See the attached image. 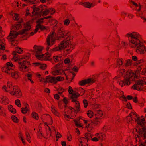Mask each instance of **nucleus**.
<instances>
[{"instance_id": "obj_1", "label": "nucleus", "mask_w": 146, "mask_h": 146, "mask_svg": "<svg viewBox=\"0 0 146 146\" xmlns=\"http://www.w3.org/2000/svg\"><path fill=\"white\" fill-rule=\"evenodd\" d=\"M129 38V46L132 48L136 47V52L140 54L146 53V47L139 40L140 35L137 33L133 32L127 34Z\"/></svg>"}, {"instance_id": "obj_2", "label": "nucleus", "mask_w": 146, "mask_h": 146, "mask_svg": "<svg viewBox=\"0 0 146 146\" xmlns=\"http://www.w3.org/2000/svg\"><path fill=\"white\" fill-rule=\"evenodd\" d=\"M126 75L124 76V81L121 80L119 77L115 76L114 78V80H117V83L121 87L125 85L130 84V82L135 80V78L136 77V75L133 73L132 71L130 70L126 72Z\"/></svg>"}, {"instance_id": "obj_3", "label": "nucleus", "mask_w": 146, "mask_h": 146, "mask_svg": "<svg viewBox=\"0 0 146 146\" xmlns=\"http://www.w3.org/2000/svg\"><path fill=\"white\" fill-rule=\"evenodd\" d=\"M24 29L20 31L19 33L15 31H11L9 35L8 36L9 40L11 41V44L14 46H17V44L16 43L15 41L13 40V39L16 38L19 34L22 35L25 33H27V32L31 28V26L28 23H27L24 24Z\"/></svg>"}, {"instance_id": "obj_4", "label": "nucleus", "mask_w": 146, "mask_h": 146, "mask_svg": "<svg viewBox=\"0 0 146 146\" xmlns=\"http://www.w3.org/2000/svg\"><path fill=\"white\" fill-rule=\"evenodd\" d=\"M72 39V36L66 37L64 38L63 40L61 42L60 44L58 46L53 48V50L54 51H60L64 49L70 44Z\"/></svg>"}, {"instance_id": "obj_5", "label": "nucleus", "mask_w": 146, "mask_h": 146, "mask_svg": "<svg viewBox=\"0 0 146 146\" xmlns=\"http://www.w3.org/2000/svg\"><path fill=\"white\" fill-rule=\"evenodd\" d=\"M30 64V62L27 60L23 59L19 62V70L21 71H27L28 70V65Z\"/></svg>"}, {"instance_id": "obj_6", "label": "nucleus", "mask_w": 146, "mask_h": 146, "mask_svg": "<svg viewBox=\"0 0 146 146\" xmlns=\"http://www.w3.org/2000/svg\"><path fill=\"white\" fill-rule=\"evenodd\" d=\"M55 34V33L54 32L51 33L48 35L47 39L46 42L48 46L46 47V50H48L49 49V46H51L54 44V42L55 40L54 35Z\"/></svg>"}, {"instance_id": "obj_7", "label": "nucleus", "mask_w": 146, "mask_h": 146, "mask_svg": "<svg viewBox=\"0 0 146 146\" xmlns=\"http://www.w3.org/2000/svg\"><path fill=\"white\" fill-rule=\"evenodd\" d=\"M6 66L2 68L3 72L10 74L11 72L13 71L14 66L11 62H7L6 64Z\"/></svg>"}, {"instance_id": "obj_8", "label": "nucleus", "mask_w": 146, "mask_h": 146, "mask_svg": "<svg viewBox=\"0 0 146 146\" xmlns=\"http://www.w3.org/2000/svg\"><path fill=\"white\" fill-rule=\"evenodd\" d=\"M13 54L15 56L12 59V60L14 61H16L19 60L18 62H21L23 59L25 60H28L29 58L30 55V54L28 53L26 55H24L22 57L20 58V57L18 56L17 54L15 52H13Z\"/></svg>"}, {"instance_id": "obj_9", "label": "nucleus", "mask_w": 146, "mask_h": 146, "mask_svg": "<svg viewBox=\"0 0 146 146\" xmlns=\"http://www.w3.org/2000/svg\"><path fill=\"white\" fill-rule=\"evenodd\" d=\"M69 35V32L68 31L65 30L62 28L58 29V35L59 37L64 38L67 36H71Z\"/></svg>"}, {"instance_id": "obj_10", "label": "nucleus", "mask_w": 146, "mask_h": 146, "mask_svg": "<svg viewBox=\"0 0 146 146\" xmlns=\"http://www.w3.org/2000/svg\"><path fill=\"white\" fill-rule=\"evenodd\" d=\"M34 50L35 53V56L37 58L40 59V58L42 54V51L43 49L42 47L40 46H37L35 45L34 47Z\"/></svg>"}, {"instance_id": "obj_11", "label": "nucleus", "mask_w": 146, "mask_h": 146, "mask_svg": "<svg viewBox=\"0 0 146 146\" xmlns=\"http://www.w3.org/2000/svg\"><path fill=\"white\" fill-rule=\"evenodd\" d=\"M10 93L12 95H15L17 97H21L22 95V92L17 86H14L13 87V90L10 92Z\"/></svg>"}, {"instance_id": "obj_12", "label": "nucleus", "mask_w": 146, "mask_h": 146, "mask_svg": "<svg viewBox=\"0 0 146 146\" xmlns=\"http://www.w3.org/2000/svg\"><path fill=\"white\" fill-rule=\"evenodd\" d=\"M137 136L142 139H144L146 137V127L139 128Z\"/></svg>"}, {"instance_id": "obj_13", "label": "nucleus", "mask_w": 146, "mask_h": 146, "mask_svg": "<svg viewBox=\"0 0 146 146\" xmlns=\"http://www.w3.org/2000/svg\"><path fill=\"white\" fill-rule=\"evenodd\" d=\"M95 81V80L93 78H89L79 82L78 84L81 86H84L86 84H91L94 83Z\"/></svg>"}, {"instance_id": "obj_14", "label": "nucleus", "mask_w": 146, "mask_h": 146, "mask_svg": "<svg viewBox=\"0 0 146 146\" xmlns=\"http://www.w3.org/2000/svg\"><path fill=\"white\" fill-rule=\"evenodd\" d=\"M42 5H40L38 7H36L35 5L33 6L32 8L33 9V11H32V14L33 15H37L39 16V13L41 12Z\"/></svg>"}, {"instance_id": "obj_15", "label": "nucleus", "mask_w": 146, "mask_h": 146, "mask_svg": "<svg viewBox=\"0 0 146 146\" xmlns=\"http://www.w3.org/2000/svg\"><path fill=\"white\" fill-rule=\"evenodd\" d=\"M50 10L47 8V7L44 5H42V7L41 11L39 13V16L41 17L46 16L49 12Z\"/></svg>"}, {"instance_id": "obj_16", "label": "nucleus", "mask_w": 146, "mask_h": 146, "mask_svg": "<svg viewBox=\"0 0 146 146\" xmlns=\"http://www.w3.org/2000/svg\"><path fill=\"white\" fill-rule=\"evenodd\" d=\"M13 88L11 82H8L7 83V87L5 85L3 86L2 89L5 92H11L13 90Z\"/></svg>"}, {"instance_id": "obj_17", "label": "nucleus", "mask_w": 146, "mask_h": 146, "mask_svg": "<svg viewBox=\"0 0 146 146\" xmlns=\"http://www.w3.org/2000/svg\"><path fill=\"white\" fill-rule=\"evenodd\" d=\"M143 116L141 117V118H139L137 122V124L142 127H146V123L145 119L143 118Z\"/></svg>"}, {"instance_id": "obj_18", "label": "nucleus", "mask_w": 146, "mask_h": 146, "mask_svg": "<svg viewBox=\"0 0 146 146\" xmlns=\"http://www.w3.org/2000/svg\"><path fill=\"white\" fill-rule=\"evenodd\" d=\"M56 80L55 77L49 76L46 77L45 82L56 84Z\"/></svg>"}, {"instance_id": "obj_19", "label": "nucleus", "mask_w": 146, "mask_h": 146, "mask_svg": "<svg viewBox=\"0 0 146 146\" xmlns=\"http://www.w3.org/2000/svg\"><path fill=\"white\" fill-rule=\"evenodd\" d=\"M95 136L97 137L98 139L101 141L104 140L106 137V135L103 133H99L96 134Z\"/></svg>"}, {"instance_id": "obj_20", "label": "nucleus", "mask_w": 146, "mask_h": 146, "mask_svg": "<svg viewBox=\"0 0 146 146\" xmlns=\"http://www.w3.org/2000/svg\"><path fill=\"white\" fill-rule=\"evenodd\" d=\"M40 57V59H38L40 60H49L51 56V55L48 53H46L45 54H43L41 55Z\"/></svg>"}, {"instance_id": "obj_21", "label": "nucleus", "mask_w": 146, "mask_h": 146, "mask_svg": "<svg viewBox=\"0 0 146 146\" xmlns=\"http://www.w3.org/2000/svg\"><path fill=\"white\" fill-rule=\"evenodd\" d=\"M9 100L6 97L1 96L0 97V102L2 104L6 105L8 104Z\"/></svg>"}, {"instance_id": "obj_22", "label": "nucleus", "mask_w": 146, "mask_h": 146, "mask_svg": "<svg viewBox=\"0 0 146 146\" xmlns=\"http://www.w3.org/2000/svg\"><path fill=\"white\" fill-rule=\"evenodd\" d=\"M145 82H146V77H144L141 79L137 80L136 83L137 84L143 87L144 84H145Z\"/></svg>"}, {"instance_id": "obj_23", "label": "nucleus", "mask_w": 146, "mask_h": 146, "mask_svg": "<svg viewBox=\"0 0 146 146\" xmlns=\"http://www.w3.org/2000/svg\"><path fill=\"white\" fill-rule=\"evenodd\" d=\"M132 88L134 90H142L143 89V86L137 84L136 83L135 84L132 86Z\"/></svg>"}, {"instance_id": "obj_24", "label": "nucleus", "mask_w": 146, "mask_h": 146, "mask_svg": "<svg viewBox=\"0 0 146 146\" xmlns=\"http://www.w3.org/2000/svg\"><path fill=\"white\" fill-rule=\"evenodd\" d=\"M130 114L131 117L133 119V120L136 122L140 118L139 116L135 113L132 112L130 113Z\"/></svg>"}, {"instance_id": "obj_25", "label": "nucleus", "mask_w": 146, "mask_h": 146, "mask_svg": "<svg viewBox=\"0 0 146 146\" xmlns=\"http://www.w3.org/2000/svg\"><path fill=\"white\" fill-rule=\"evenodd\" d=\"M52 74L54 75L62 74H64V71L62 70H56L52 72Z\"/></svg>"}, {"instance_id": "obj_26", "label": "nucleus", "mask_w": 146, "mask_h": 146, "mask_svg": "<svg viewBox=\"0 0 146 146\" xmlns=\"http://www.w3.org/2000/svg\"><path fill=\"white\" fill-rule=\"evenodd\" d=\"M85 138H82V140L83 141H87V142L88 140H89L92 137V135L89 133H86L85 135Z\"/></svg>"}, {"instance_id": "obj_27", "label": "nucleus", "mask_w": 146, "mask_h": 146, "mask_svg": "<svg viewBox=\"0 0 146 146\" xmlns=\"http://www.w3.org/2000/svg\"><path fill=\"white\" fill-rule=\"evenodd\" d=\"M75 113V110L72 107H69L67 111V114L70 115L71 117H73V113Z\"/></svg>"}, {"instance_id": "obj_28", "label": "nucleus", "mask_w": 146, "mask_h": 146, "mask_svg": "<svg viewBox=\"0 0 146 146\" xmlns=\"http://www.w3.org/2000/svg\"><path fill=\"white\" fill-rule=\"evenodd\" d=\"M91 122L95 125H96L100 123V119L95 117L91 121Z\"/></svg>"}, {"instance_id": "obj_29", "label": "nucleus", "mask_w": 146, "mask_h": 146, "mask_svg": "<svg viewBox=\"0 0 146 146\" xmlns=\"http://www.w3.org/2000/svg\"><path fill=\"white\" fill-rule=\"evenodd\" d=\"M95 115L96 117L100 119V117L103 115V113L101 110H99L96 111Z\"/></svg>"}, {"instance_id": "obj_30", "label": "nucleus", "mask_w": 146, "mask_h": 146, "mask_svg": "<svg viewBox=\"0 0 146 146\" xmlns=\"http://www.w3.org/2000/svg\"><path fill=\"white\" fill-rule=\"evenodd\" d=\"M8 110L9 111L13 114H15L16 113V110L15 108H13V106L11 105H9L8 106Z\"/></svg>"}, {"instance_id": "obj_31", "label": "nucleus", "mask_w": 146, "mask_h": 146, "mask_svg": "<svg viewBox=\"0 0 146 146\" xmlns=\"http://www.w3.org/2000/svg\"><path fill=\"white\" fill-rule=\"evenodd\" d=\"M83 6L86 8H90L91 7H93L95 5L94 4L90 3L89 2H85L83 3Z\"/></svg>"}, {"instance_id": "obj_32", "label": "nucleus", "mask_w": 146, "mask_h": 146, "mask_svg": "<svg viewBox=\"0 0 146 146\" xmlns=\"http://www.w3.org/2000/svg\"><path fill=\"white\" fill-rule=\"evenodd\" d=\"M132 61L130 59H128L125 61V63L124 64L125 67L130 66L132 64Z\"/></svg>"}, {"instance_id": "obj_33", "label": "nucleus", "mask_w": 146, "mask_h": 146, "mask_svg": "<svg viewBox=\"0 0 146 146\" xmlns=\"http://www.w3.org/2000/svg\"><path fill=\"white\" fill-rule=\"evenodd\" d=\"M51 108L52 112L56 116H59L60 115L59 113L56 110L53 106H52Z\"/></svg>"}, {"instance_id": "obj_34", "label": "nucleus", "mask_w": 146, "mask_h": 146, "mask_svg": "<svg viewBox=\"0 0 146 146\" xmlns=\"http://www.w3.org/2000/svg\"><path fill=\"white\" fill-rule=\"evenodd\" d=\"M29 109L27 107H25V108L23 107L21 109V111L22 113L23 114H26L27 112L29 111Z\"/></svg>"}, {"instance_id": "obj_35", "label": "nucleus", "mask_w": 146, "mask_h": 146, "mask_svg": "<svg viewBox=\"0 0 146 146\" xmlns=\"http://www.w3.org/2000/svg\"><path fill=\"white\" fill-rule=\"evenodd\" d=\"M21 25L20 23L15 24L12 27V29L15 30H18L21 28Z\"/></svg>"}, {"instance_id": "obj_36", "label": "nucleus", "mask_w": 146, "mask_h": 146, "mask_svg": "<svg viewBox=\"0 0 146 146\" xmlns=\"http://www.w3.org/2000/svg\"><path fill=\"white\" fill-rule=\"evenodd\" d=\"M72 94L71 96V98L72 99H73V98H77L78 97L80 96V94H79V92H74L72 93Z\"/></svg>"}, {"instance_id": "obj_37", "label": "nucleus", "mask_w": 146, "mask_h": 146, "mask_svg": "<svg viewBox=\"0 0 146 146\" xmlns=\"http://www.w3.org/2000/svg\"><path fill=\"white\" fill-rule=\"evenodd\" d=\"M13 71L11 72L12 77L15 79L18 78L19 77L18 72H13Z\"/></svg>"}, {"instance_id": "obj_38", "label": "nucleus", "mask_w": 146, "mask_h": 146, "mask_svg": "<svg viewBox=\"0 0 146 146\" xmlns=\"http://www.w3.org/2000/svg\"><path fill=\"white\" fill-rule=\"evenodd\" d=\"M82 120V119H80L78 120H74V121L75 122V125L77 127H81L82 126L80 122L81 121V120Z\"/></svg>"}, {"instance_id": "obj_39", "label": "nucleus", "mask_w": 146, "mask_h": 146, "mask_svg": "<svg viewBox=\"0 0 146 146\" xmlns=\"http://www.w3.org/2000/svg\"><path fill=\"white\" fill-rule=\"evenodd\" d=\"M79 92L80 95L82 96L84 94L85 92V90L82 88H79L78 90V92Z\"/></svg>"}, {"instance_id": "obj_40", "label": "nucleus", "mask_w": 146, "mask_h": 146, "mask_svg": "<svg viewBox=\"0 0 146 146\" xmlns=\"http://www.w3.org/2000/svg\"><path fill=\"white\" fill-rule=\"evenodd\" d=\"M117 65L121 66L123 64V60L122 58L118 59L117 61Z\"/></svg>"}, {"instance_id": "obj_41", "label": "nucleus", "mask_w": 146, "mask_h": 146, "mask_svg": "<svg viewBox=\"0 0 146 146\" xmlns=\"http://www.w3.org/2000/svg\"><path fill=\"white\" fill-rule=\"evenodd\" d=\"M32 115L33 118H34L35 119L38 120L39 118L38 114L35 112H33Z\"/></svg>"}, {"instance_id": "obj_42", "label": "nucleus", "mask_w": 146, "mask_h": 146, "mask_svg": "<svg viewBox=\"0 0 146 146\" xmlns=\"http://www.w3.org/2000/svg\"><path fill=\"white\" fill-rule=\"evenodd\" d=\"M86 127L88 131L89 132L91 131L93 128V126L91 124H88L86 126Z\"/></svg>"}, {"instance_id": "obj_43", "label": "nucleus", "mask_w": 146, "mask_h": 146, "mask_svg": "<svg viewBox=\"0 0 146 146\" xmlns=\"http://www.w3.org/2000/svg\"><path fill=\"white\" fill-rule=\"evenodd\" d=\"M26 139L27 140L29 143L31 142V138L29 133L28 132L26 133Z\"/></svg>"}, {"instance_id": "obj_44", "label": "nucleus", "mask_w": 146, "mask_h": 146, "mask_svg": "<svg viewBox=\"0 0 146 146\" xmlns=\"http://www.w3.org/2000/svg\"><path fill=\"white\" fill-rule=\"evenodd\" d=\"M16 53H17L21 54L23 52V50L20 48L19 47H16L15 48V51Z\"/></svg>"}, {"instance_id": "obj_45", "label": "nucleus", "mask_w": 146, "mask_h": 146, "mask_svg": "<svg viewBox=\"0 0 146 146\" xmlns=\"http://www.w3.org/2000/svg\"><path fill=\"white\" fill-rule=\"evenodd\" d=\"M87 114L89 117L91 118L93 115V113L92 111L90 110L87 111Z\"/></svg>"}, {"instance_id": "obj_46", "label": "nucleus", "mask_w": 146, "mask_h": 146, "mask_svg": "<svg viewBox=\"0 0 146 146\" xmlns=\"http://www.w3.org/2000/svg\"><path fill=\"white\" fill-rule=\"evenodd\" d=\"M53 60L56 62H58L61 60V58L58 56H54L53 57Z\"/></svg>"}, {"instance_id": "obj_47", "label": "nucleus", "mask_w": 146, "mask_h": 146, "mask_svg": "<svg viewBox=\"0 0 146 146\" xmlns=\"http://www.w3.org/2000/svg\"><path fill=\"white\" fill-rule=\"evenodd\" d=\"M28 79L30 80L31 83H33V81L32 80V75L29 72L27 74Z\"/></svg>"}, {"instance_id": "obj_48", "label": "nucleus", "mask_w": 146, "mask_h": 146, "mask_svg": "<svg viewBox=\"0 0 146 146\" xmlns=\"http://www.w3.org/2000/svg\"><path fill=\"white\" fill-rule=\"evenodd\" d=\"M19 133L20 134V135L19 136V138H20V139L21 140V141H22L24 145H25V141L24 140V139H23V137L22 135L21 134V133L20 132Z\"/></svg>"}, {"instance_id": "obj_49", "label": "nucleus", "mask_w": 146, "mask_h": 146, "mask_svg": "<svg viewBox=\"0 0 146 146\" xmlns=\"http://www.w3.org/2000/svg\"><path fill=\"white\" fill-rule=\"evenodd\" d=\"M127 121L128 123H130L131 121L133 120V119L131 117V114H130V116H128L126 117Z\"/></svg>"}, {"instance_id": "obj_50", "label": "nucleus", "mask_w": 146, "mask_h": 146, "mask_svg": "<svg viewBox=\"0 0 146 146\" xmlns=\"http://www.w3.org/2000/svg\"><path fill=\"white\" fill-rule=\"evenodd\" d=\"M15 104L18 107H21V104L20 103V101L19 100L17 99L15 101Z\"/></svg>"}, {"instance_id": "obj_51", "label": "nucleus", "mask_w": 146, "mask_h": 146, "mask_svg": "<svg viewBox=\"0 0 146 146\" xmlns=\"http://www.w3.org/2000/svg\"><path fill=\"white\" fill-rule=\"evenodd\" d=\"M121 44L122 47L124 48H126L128 45L127 42L123 41L121 42Z\"/></svg>"}, {"instance_id": "obj_52", "label": "nucleus", "mask_w": 146, "mask_h": 146, "mask_svg": "<svg viewBox=\"0 0 146 146\" xmlns=\"http://www.w3.org/2000/svg\"><path fill=\"white\" fill-rule=\"evenodd\" d=\"M46 134H44L45 136V137H49L51 135V131L46 130Z\"/></svg>"}, {"instance_id": "obj_53", "label": "nucleus", "mask_w": 146, "mask_h": 146, "mask_svg": "<svg viewBox=\"0 0 146 146\" xmlns=\"http://www.w3.org/2000/svg\"><path fill=\"white\" fill-rule=\"evenodd\" d=\"M11 118L13 121L17 123L19 121V119L15 116H12Z\"/></svg>"}, {"instance_id": "obj_54", "label": "nucleus", "mask_w": 146, "mask_h": 146, "mask_svg": "<svg viewBox=\"0 0 146 146\" xmlns=\"http://www.w3.org/2000/svg\"><path fill=\"white\" fill-rule=\"evenodd\" d=\"M2 107L0 106V115L4 117H5L6 115L5 113L3 112L2 109Z\"/></svg>"}, {"instance_id": "obj_55", "label": "nucleus", "mask_w": 146, "mask_h": 146, "mask_svg": "<svg viewBox=\"0 0 146 146\" xmlns=\"http://www.w3.org/2000/svg\"><path fill=\"white\" fill-rule=\"evenodd\" d=\"M58 91L59 94H61L63 92L65 91V90L61 87L59 88L58 89Z\"/></svg>"}, {"instance_id": "obj_56", "label": "nucleus", "mask_w": 146, "mask_h": 146, "mask_svg": "<svg viewBox=\"0 0 146 146\" xmlns=\"http://www.w3.org/2000/svg\"><path fill=\"white\" fill-rule=\"evenodd\" d=\"M19 15L17 14H14L13 17V19L14 20H18L19 19Z\"/></svg>"}, {"instance_id": "obj_57", "label": "nucleus", "mask_w": 146, "mask_h": 146, "mask_svg": "<svg viewBox=\"0 0 146 146\" xmlns=\"http://www.w3.org/2000/svg\"><path fill=\"white\" fill-rule=\"evenodd\" d=\"M64 118L66 119V120L69 121L68 119H70L72 117L70 115L67 114H65L64 115Z\"/></svg>"}, {"instance_id": "obj_58", "label": "nucleus", "mask_w": 146, "mask_h": 146, "mask_svg": "<svg viewBox=\"0 0 146 146\" xmlns=\"http://www.w3.org/2000/svg\"><path fill=\"white\" fill-rule=\"evenodd\" d=\"M139 146H146V142H142L141 140H139ZM135 146H137V145Z\"/></svg>"}, {"instance_id": "obj_59", "label": "nucleus", "mask_w": 146, "mask_h": 146, "mask_svg": "<svg viewBox=\"0 0 146 146\" xmlns=\"http://www.w3.org/2000/svg\"><path fill=\"white\" fill-rule=\"evenodd\" d=\"M46 67V65L45 64H40L39 68L42 69L44 70Z\"/></svg>"}, {"instance_id": "obj_60", "label": "nucleus", "mask_w": 146, "mask_h": 146, "mask_svg": "<svg viewBox=\"0 0 146 146\" xmlns=\"http://www.w3.org/2000/svg\"><path fill=\"white\" fill-rule=\"evenodd\" d=\"M55 79L56 80V82L57 81H61L64 80V78L61 76H58L57 77H55Z\"/></svg>"}, {"instance_id": "obj_61", "label": "nucleus", "mask_w": 146, "mask_h": 146, "mask_svg": "<svg viewBox=\"0 0 146 146\" xmlns=\"http://www.w3.org/2000/svg\"><path fill=\"white\" fill-rule=\"evenodd\" d=\"M38 27H39V28L41 30H44L46 29V27L43 25H41L40 24H38Z\"/></svg>"}, {"instance_id": "obj_62", "label": "nucleus", "mask_w": 146, "mask_h": 146, "mask_svg": "<svg viewBox=\"0 0 146 146\" xmlns=\"http://www.w3.org/2000/svg\"><path fill=\"white\" fill-rule=\"evenodd\" d=\"M83 103L84 104V107L86 108L88 105V103L87 100H84L83 101Z\"/></svg>"}, {"instance_id": "obj_63", "label": "nucleus", "mask_w": 146, "mask_h": 146, "mask_svg": "<svg viewBox=\"0 0 146 146\" xmlns=\"http://www.w3.org/2000/svg\"><path fill=\"white\" fill-rule=\"evenodd\" d=\"M125 69H123L120 70L119 74L120 75H122L123 74L125 73L126 74V73H125Z\"/></svg>"}, {"instance_id": "obj_64", "label": "nucleus", "mask_w": 146, "mask_h": 146, "mask_svg": "<svg viewBox=\"0 0 146 146\" xmlns=\"http://www.w3.org/2000/svg\"><path fill=\"white\" fill-rule=\"evenodd\" d=\"M70 22V21L68 19L65 20L64 21V24L65 25H68Z\"/></svg>"}]
</instances>
